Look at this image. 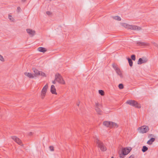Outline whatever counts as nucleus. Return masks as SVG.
I'll return each mask as SVG.
<instances>
[{"instance_id": "f257e3e1", "label": "nucleus", "mask_w": 158, "mask_h": 158, "mask_svg": "<svg viewBox=\"0 0 158 158\" xmlns=\"http://www.w3.org/2000/svg\"><path fill=\"white\" fill-rule=\"evenodd\" d=\"M132 150V148L130 147L129 148H124L122 149L121 153L119 152V157L120 158H124V156L128 154Z\"/></svg>"}, {"instance_id": "f03ea898", "label": "nucleus", "mask_w": 158, "mask_h": 158, "mask_svg": "<svg viewBox=\"0 0 158 158\" xmlns=\"http://www.w3.org/2000/svg\"><path fill=\"white\" fill-rule=\"evenodd\" d=\"M126 103L133 107L138 108H141L140 105L139 104L137 101L133 100H128L126 102Z\"/></svg>"}, {"instance_id": "7ed1b4c3", "label": "nucleus", "mask_w": 158, "mask_h": 158, "mask_svg": "<svg viewBox=\"0 0 158 158\" xmlns=\"http://www.w3.org/2000/svg\"><path fill=\"white\" fill-rule=\"evenodd\" d=\"M123 26L126 28L131 30H139L141 29L140 27L135 25H130L125 23H123Z\"/></svg>"}, {"instance_id": "20e7f679", "label": "nucleus", "mask_w": 158, "mask_h": 158, "mask_svg": "<svg viewBox=\"0 0 158 158\" xmlns=\"http://www.w3.org/2000/svg\"><path fill=\"white\" fill-rule=\"evenodd\" d=\"M55 80L56 81L58 82L59 83L64 84L65 81L63 79L62 76L59 73H57L55 75Z\"/></svg>"}, {"instance_id": "39448f33", "label": "nucleus", "mask_w": 158, "mask_h": 158, "mask_svg": "<svg viewBox=\"0 0 158 158\" xmlns=\"http://www.w3.org/2000/svg\"><path fill=\"white\" fill-rule=\"evenodd\" d=\"M95 141L98 144V147L102 151H104L106 150V148L104 146L103 143L101 142L98 138L95 140Z\"/></svg>"}, {"instance_id": "423d86ee", "label": "nucleus", "mask_w": 158, "mask_h": 158, "mask_svg": "<svg viewBox=\"0 0 158 158\" xmlns=\"http://www.w3.org/2000/svg\"><path fill=\"white\" fill-rule=\"evenodd\" d=\"M48 84H46L43 88L41 93V98L44 99L47 92V89L48 88Z\"/></svg>"}, {"instance_id": "0eeeda50", "label": "nucleus", "mask_w": 158, "mask_h": 158, "mask_svg": "<svg viewBox=\"0 0 158 158\" xmlns=\"http://www.w3.org/2000/svg\"><path fill=\"white\" fill-rule=\"evenodd\" d=\"M11 137L19 145L23 146V145L22 144L21 140L19 138L15 136H12Z\"/></svg>"}, {"instance_id": "6e6552de", "label": "nucleus", "mask_w": 158, "mask_h": 158, "mask_svg": "<svg viewBox=\"0 0 158 158\" xmlns=\"http://www.w3.org/2000/svg\"><path fill=\"white\" fill-rule=\"evenodd\" d=\"M139 129L140 130V132L142 133H144L147 132L149 130L148 127L147 126H143L140 127H139Z\"/></svg>"}, {"instance_id": "1a4fd4ad", "label": "nucleus", "mask_w": 158, "mask_h": 158, "mask_svg": "<svg viewBox=\"0 0 158 158\" xmlns=\"http://www.w3.org/2000/svg\"><path fill=\"white\" fill-rule=\"evenodd\" d=\"M27 32L29 35L30 36L33 37L35 34V31L34 30L30 29H27L26 30Z\"/></svg>"}, {"instance_id": "9d476101", "label": "nucleus", "mask_w": 158, "mask_h": 158, "mask_svg": "<svg viewBox=\"0 0 158 158\" xmlns=\"http://www.w3.org/2000/svg\"><path fill=\"white\" fill-rule=\"evenodd\" d=\"M34 73L33 74L34 77H37L38 76H40V71H39L35 68H32V69Z\"/></svg>"}, {"instance_id": "9b49d317", "label": "nucleus", "mask_w": 158, "mask_h": 158, "mask_svg": "<svg viewBox=\"0 0 158 158\" xmlns=\"http://www.w3.org/2000/svg\"><path fill=\"white\" fill-rule=\"evenodd\" d=\"M148 61V60L145 59L143 60L141 58H139L138 61V64H141L143 63H145Z\"/></svg>"}, {"instance_id": "f8f14e48", "label": "nucleus", "mask_w": 158, "mask_h": 158, "mask_svg": "<svg viewBox=\"0 0 158 158\" xmlns=\"http://www.w3.org/2000/svg\"><path fill=\"white\" fill-rule=\"evenodd\" d=\"M51 92L53 94H57L56 92V89L54 85H52L51 87Z\"/></svg>"}, {"instance_id": "ddd939ff", "label": "nucleus", "mask_w": 158, "mask_h": 158, "mask_svg": "<svg viewBox=\"0 0 158 158\" xmlns=\"http://www.w3.org/2000/svg\"><path fill=\"white\" fill-rule=\"evenodd\" d=\"M118 127V125L117 124L114 123L110 121V128H117Z\"/></svg>"}, {"instance_id": "4468645a", "label": "nucleus", "mask_w": 158, "mask_h": 158, "mask_svg": "<svg viewBox=\"0 0 158 158\" xmlns=\"http://www.w3.org/2000/svg\"><path fill=\"white\" fill-rule=\"evenodd\" d=\"M136 43L139 46H146L148 45V44L145 42H142L140 41H137Z\"/></svg>"}, {"instance_id": "2eb2a0df", "label": "nucleus", "mask_w": 158, "mask_h": 158, "mask_svg": "<svg viewBox=\"0 0 158 158\" xmlns=\"http://www.w3.org/2000/svg\"><path fill=\"white\" fill-rule=\"evenodd\" d=\"M110 121H105L103 123V124L106 127H110Z\"/></svg>"}, {"instance_id": "dca6fc26", "label": "nucleus", "mask_w": 158, "mask_h": 158, "mask_svg": "<svg viewBox=\"0 0 158 158\" xmlns=\"http://www.w3.org/2000/svg\"><path fill=\"white\" fill-rule=\"evenodd\" d=\"M24 74L29 77L30 78H33L34 77L33 74L31 73L25 72L24 73Z\"/></svg>"}, {"instance_id": "f3484780", "label": "nucleus", "mask_w": 158, "mask_h": 158, "mask_svg": "<svg viewBox=\"0 0 158 158\" xmlns=\"http://www.w3.org/2000/svg\"><path fill=\"white\" fill-rule=\"evenodd\" d=\"M38 50L40 52L44 53L47 51V50L44 48L40 47L38 48Z\"/></svg>"}, {"instance_id": "a211bd4d", "label": "nucleus", "mask_w": 158, "mask_h": 158, "mask_svg": "<svg viewBox=\"0 0 158 158\" xmlns=\"http://www.w3.org/2000/svg\"><path fill=\"white\" fill-rule=\"evenodd\" d=\"M115 71H116V73H117V74L118 75H119L121 78L123 77V76L122 74L121 73V70L119 68L118 69L116 70H115Z\"/></svg>"}, {"instance_id": "6ab92c4d", "label": "nucleus", "mask_w": 158, "mask_h": 158, "mask_svg": "<svg viewBox=\"0 0 158 158\" xmlns=\"http://www.w3.org/2000/svg\"><path fill=\"white\" fill-rule=\"evenodd\" d=\"M155 138H152L148 141L147 142V143L149 145H151L152 143L155 141Z\"/></svg>"}, {"instance_id": "aec40b11", "label": "nucleus", "mask_w": 158, "mask_h": 158, "mask_svg": "<svg viewBox=\"0 0 158 158\" xmlns=\"http://www.w3.org/2000/svg\"><path fill=\"white\" fill-rule=\"evenodd\" d=\"M95 110L98 114L99 115L102 114V111L99 108H95Z\"/></svg>"}, {"instance_id": "412c9836", "label": "nucleus", "mask_w": 158, "mask_h": 158, "mask_svg": "<svg viewBox=\"0 0 158 158\" xmlns=\"http://www.w3.org/2000/svg\"><path fill=\"white\" fill-rule=\"evenodd\" d=\"M127 59L128 60L129 65L131 67L133 65V61H132V60L129 58H128Z\"/></svg>"}, {"instance_id": "4be33fe9", "label": "nucleus", "mask_w": 158, "mask_h": 158, "mask_svg": "<svg viewBox=\"0 0 158 158\" xmlns=\"http://www.w3.org/2000/svg\"><path fill=\"white\" fill-rule=\"evenodd\" d=\"M148 148L146 146H143L142 149V151L144 152L147 151L148 150Z\"/></svg>"}, {"instance_id": "5701e85b", "label": "nucleus", "mask_w": 158, "mask_h": 158, "mask_svg": "<svg viewBox=\"0 0 158 158\" xmlns=\"http://www.w3.org/2000/svg\"><path fill=\"white\" fill-rule=\"evenodd\" d=\"M113 19L118 21H120L121 20V18L118 16H114L113 17Z\"/></svg>"}, {"instance_id": "b1692460", "label": "nucleus", "mask_w": 158, "mask_h": 158, "mask_svg": "<svg viewBox=\"0 0 158 158\" xmlns=\"http://www.w3.org/2000/svg\"><path fill=\"white\" fill-rule=\"evenodd\" d=\"M102 105L98 103L97 102H95V108H99V107H101Z\"/></svg>"}, {"instance_id": "393cba45", "label": "nucleus", "mask_w": 158, "mask_h": 158, "mask_svg": "<svg viewBox=\"0 0 158 158\" xmlns=\"http://www.w3.org/2000/svg\"><path fill=\"white\" fill-rule=\"evenodd\" d=\"M112 67L115 70H116L119 68L118 67L117 65L114 64H112Z\"/></svg>"}, {"instance_id": "a878e982", "label": "nucleus", "mask_w": 158, "mask_h": 158, "mask_svg": "<svg viewBox=\"0 0 158 158\" xmlns=\"http://www.w3.org/2000/svg\"><path fill=\"white\" fill-rule=\"evenodd\" d=\"M98 92L99 94L102 96H103L104 94V92L103 90H99Z\"/></svg>"}, {"instance_id": "bb28decb", "label": "nucleus", "mask_w": 158, "mask_h": 158, "mask_svg": "<svg viewBox=\"0 0 158 158\" xmlns=\"http://www.w3.org/2000/svg\"><path fill=\"white\" fill-rule=\"evenodd\" d=\"M118 87L119 88V89H122L123 88L124 86L123 84H120L118 85Z\"/></svg>"}, {"instance_id": "cd10ccee", "label": "nucleus", "mask_w": 158, "mask_h": 158, "mask_svg": "<svg viewBox=\"0 0 158 158\" xmlns=\"http://www.w3.org/2000/svg\"><path fill=\"white\" fill-rule=\"evenodd\" d=\"M40 76H41L42 77H46L45 73L42 71H40Z\"/></svg>"}, {"instance_id": "c85d7f7f", "label": "nucleus", "mask_w": 158, "mask_h": 158, "mask_svg": "<svg viewBox=\"0 0 158 158\" xmlns=\"http://www.w3.org/2000/svg\"><path fill=\"white\" fill-rule=\"evenodd\" d=\"M131 60H135V55L133 54L131 56Z\"/></svg>"}, {"instance_id": "c756f323", "label": "nucleus", "mask_w": 158, "mask_h": 158, "mask_svg": "<svg viewBox=\"0 0 158 158\" xmlns=\"http://www.w3.org/2000/svg\"><path fill=\"white\" fill-rule=\"evenodd\" d=\"M0 60H1L2 61H4V59L3 58V57L1 55H0Z\"/></svg>"}, {"instance_id": "7c9ffc66", "label": "nucleus", "mask_w": 158, "mask_h": 158, "mask_svg": "<svg viewBox=\"0 0 158 158\" xmlns=\"http://www.w3.org/2000/svg\"><path fill=\"white\" fill-rule=\"evenodd\" d=\"M8 17L9 19H10V20H11L12 21H13V20L12 19H13L11 15H8Z\"/></svg>"}, {"instance_id": "2f4dec72", "label": "nucleus", "mask_w": 158, "mask_h": 158, "mask_svg": "<svg viewBox=\"0 0 158 158\" xmlns=\"http://www.w3.org/2000/svg\"><path fill=\"white\" fill-rule=\"evenodd\" d=\"M49 148L50 150L51 151H54V147L53 146H49Z\"/></svg>"}, {"instance_id": "473e14b6", "label": "nucleus", "mask_w": 158, "mask_h": 158, "mask_svg": "<svg viewBox=\"0 0 158 158\" xmlns=\"http://www.w3.org/2000/svg\"><path fill=\"white\" fill-rule=\"evenodd\" d=\"M21 10V9L20 7H18L17 8V11L18 12H20Z\"/></svg>"}, {"instance_id": "72a5a7b5", "label": "nucleus", "mask_w": 158, "mask_h": 158, "mask_svg": "<svg viewBox=\"0 0 158 158\" xmlns=\"http://www.w3.org/2000/svg\"><path fill=\"white\" fill-rule=\"evenodd\" d=\"M46 13L47 15H51L52 14L51 13L50 11H47L46 12Z\"/></svg>"}, {"instance_id": "f704fd0d", "label": "nucleus", "mask_w": 158, "mask_h": 158, "mask_svg": "<svg viewBox=\"0 0 158 158\" xmlns=\"http://www.w3.org/2000/svg\"><path fill=\"white\" fill-rule=\"evenodd\" d=\"M128 158H134V155H132Z\"/></svg>"}, {"instance_id": "c9c22d12", "label": "nucleus", "mask_w": 158, "mask_h": 158, "mask_svg": "<svg viewBox=\"0 0 158 158\" xmlns=\"http://www.w3.org/2000/svg\"><path fill=\"white\" fill-rule=\"evenodd\" d=\"M56 80H55V79L54 80L52 81V83L53 84H55L56 83Z\"/></svg>"}, {"instance_id": "e433bc0d", "label": "nucleus", "mask_w": 158, "mask_h": 158, "mask_svg": "<svg viewBox=\"0 0 158 158\" xmlns=\"http://www.w3.org/2000/svg\"><path fill=\"white\" fill-rule=\"evenodd\" d=\"M32 135V133L31 132H30L29 134V135L31 136Z\"/></svg>"}, {"instance_id": "4c0bfd02", "label": "nucleus", "mask_w": 158, "mask_h": 158, "mask_svg": "<svg viewBox=\"0 0 158 158\" xmlns=\"http://www.w3.org/2000/svg\"><path fill=\"white\" fill-rule=\"evenodd\" d=\"M26 0H21V1L23 2H25Z\"/></svg>"}, {"instance_id": "58836bf2", "label": "nucleus", "mask_w": 158, "mask_h": 158, "mask_svg": "<svg viewBox=\"0 0 158 158\" xmlns=\"http://www.w3.org/2000/svg\"><path fill=\"white\" fill-rule=\"evenodd\" d=\"M79 103H77V106H79Z\"/></svg>"}, {"instance_id": "ea45409f", "label": "nucleus", "mask_w": 158, "mask_h": 158, "mask_svg": "<svg viewBox=\"0 0 158 158\" xmlns=\"http://www.w3.org/2000/svg\"><path fill=\"white\" fill-rule=\"evenodd\" d=\"M111 158H114V157L112 156Z\"/></svg>"}, {"instance_id": "a19ab883", "label": "nucleus", "mask_w": 158, "mask_h": 158, "mask_svg": "<svg viewBox=\"0 0 158 158\" xmlns=\"http://www.w3.org/2000/svg\"><path fill=\"white\" fill-rule=\"evenodd\" d=\"M157 47H158V46H157Z\"/></svg>"}]
</instances>
